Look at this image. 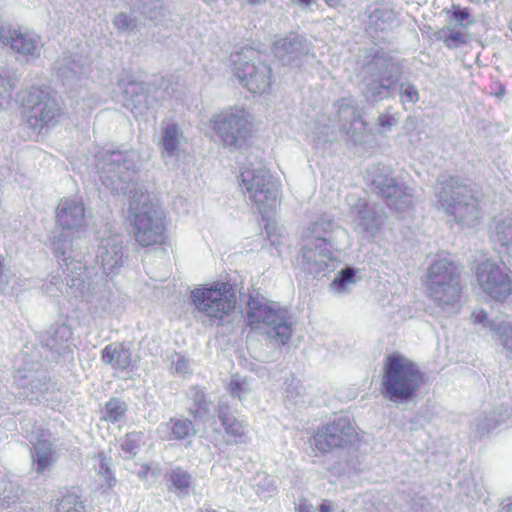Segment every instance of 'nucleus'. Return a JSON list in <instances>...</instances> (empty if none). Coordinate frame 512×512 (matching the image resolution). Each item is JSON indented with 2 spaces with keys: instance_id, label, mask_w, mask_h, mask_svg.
Returning <instances> with one entry per match:
<instances>
[{
  "instance_id": "obj_6",
  "label": "nucleus",
  "mask_w": 512,
  "mask_h": 512,
  "mask_svg": "<svg viewBox=\"0 0 512 512\" xmlns=\"http://www.w3.org/2000/svg\"><path fill=\"white\" fill-rule=\"evenodd\" d=\"M437 206L456 222L473 227L481 219L479 200L475 192L462 184L457 177H439L436 186Z\"/></svg>"
},
{
  "instance_id": "obj_49",
  "label": "nucleus",
  "mask_w": 512,
  "mask_h": 512,
  "mask_svg": "<svg viewBox=\"0 0 512 512\" xmlns=\"http://www.w3.org/2000/svg\"><path fill=\"white\" fill-rule=\"evenodd\" d=\"M170 423L172 435L177 440H183L195 434L193 423L189 419L171 418Z\"/></svg>"
},
{
  "instance_id": "obj_54",
  "label": "nucleus",
  "mask_w": 512,
  "mask_h": 512,
  "mask_svg": "<svg viewBox=\"0 0 512 512\" xmlns=\"http://www.w3.org/2000/svg\"><path fill=\"white\" fill-rule=\"evenodd\" d=\"M170 481L177 490L183 493H188L191 482V476L188 472L177 468L171 472Z\"/></svg>"
},
{
  "instance_id": "obj_27",
  "label": "nucleus",
  "mask_w": 512,
  "mask_h": 512,
  "mask_svg": "<svg viewBox=\"0 0 512 512\" xmlns=\"http://www.w3.org/2000/svg\"><path fill=\"white\" fill-rule=\"evenodd\" d=\"M150 85L140 81H130L123 92V106L135 116L144 115L150 108Z\"/></svg>"
},
{
  "instance_id": "obj_16",
  "label": "nucleus",
  "mask_w": 512,
  "mask_h": 512,
  "mask_svg": "<svg viewBox=\"0 0 512 512\" xmlns=\"http://www.w3.org/2000/svg\"><path fill=\"white\" fill-rule=\"evenodd\" d=\"M313 439L317 450L328 453L353 447L358 443L359 435L349 417L340 416L319 428Z\"/></svg>"
},
{
  "instance_id": "obj_32",
  "label": "nucleus",
  "mask_w": 512,
  "mask_h": 512,
  "mask_svg": "<svg viewBox=\"0 0 512 512\" xmlns=\"http://www.w3.org/2000/svg\"><path fill=\"white\" fill-rule=\"evenodd\" d=\"M81 297L91 303L96 311L108 312L111 310V290L108 288V282L102 276L97 277V280L93 282L90 287V295Z\"/></svg>"
},
{
  "instance_id": "obj_2",
  "label": "nucleus",
  "mask_w": 512,
  "mask_h": 512,
  "mask_svg": "<svg viewBox=\"0 0 512 512\" xmlns=\"http://www.w3.org/2000/svg\"><path fill=\"white\" fill-rule=\"evenodd\" d=\"M337 227L334 218L324 213L310 222L301 232V250L298 265L308 274L317 276L335 269L337 256L332 250L330 234Z\"/></svg>"
},
{
  "instance_id": "obj_47",
  "label": "nucleus",
  "mask_w": 512,
  "mask_h": 512,
  "mask_svg": "<svg viewBox=\"0 0 512 512\" xmlns=\"http://www.w3.org/2000/svg\"><path fill=\"white\" fill-rule=\"evenodd\" d=\"M361 470V462L358 457H350L344 461H338L329 467V472L334 476L357 473Z\"/></svg>"
},
{
  "instance_id": "obj_36",
  "label": "nucleus",
  "mask_w": 512,
  "mask_h": 512,
  "mask_svg": "<svg viewBox=\"0 0 512 512\" xmlns=\"http://www.w3.org/2000/svg\"><path fill=\"white\" fill-rule=\"evenodd\" d=\"M182 131L176 123H168L162 130V148L168 156H174L178 150Z\"/></svg>"
},
{
  "instance_id": "obj_26",
  "label": "nucleus",
  "mask_w": 512,
  "mask_h": 512,
  "mask_svg": "<svg viewBox=\"0 0 512 512\" xmlns=\"http://www.w3.org/2000/svg\"><path fill=\"white\" fill-rule=\"evenodd\" d=\"M57 77L65 86L75 85L87 71V61L78 55L64 54L54 63Z\"/></svg>"
},
{
  "instance_id": "obj_33",
  "label": "nucleus",
  "mask_w": 512,
  "mask_h": 512,
  "mask_svg": "<svg viewBox=\"0 0 512 512\" xmlns=\"http://www.w3.org/2000/svg\"><path fill=\"white\" fill-rule=\"evenodd\" d=\"M31 458L34 469L37 474H44L49 471L57 461V453L55 445L41 444L39 446H32Z\"/></svg>"
},
{
  "instance_id": "obj_46",
  "label": "nucleus",
  "mask_w": 512,
  "mask_h": 512,
  "mask_svg": "<svg viewBox=\"0 0 512 512\" xmlns=\"http://www.w3.org/2000/svg\"><path fill=\"white\" fill-rule=\"evenodd\" d=\"M126 410L125 402L118 398H112L105 404L103 418L112 423L119 422L124 418Z\"/></svg>"
},
{
  "instance_id": "obj_62",
  "label": "nucleus",
  "mask_w": 512,
  "mask_h": 512,
  "mask_svg": "<svg viewBox=\"0 0 512 512\" xmlns=\"http://www.w3.org/2000/svg\"><path fill=\"white\" fill-rule=\"evenodd\" d=\"M174 369L177 373L185 374L188 372L189 363L184 357H179L176 362L173 363Z\"/></svg>"
},
{
  "instance_id": "obj_8",
  "label": "nucleus",
  "mask_w": 512,
  "mask_h": 512,
  "mask_svg": "<svg viewBox=\"0 0 512 512\" xmlns=\"http://www.w3.org/2000/svg\"><path fill=\"white\" fill-rule=\"evenodd\" d=\"M426 286L430 298L443 310L452 311L461 294L460 271L449 258H440L428 268Z\"/></svg>"
},
{
  "instance_id": "obj_39",
  "label": "nucleus",
  "mask_w": 512,
  "mask_h": 512,
  "mask_svg": "<svg viewBox=\"0 0 512 512\" xmlns=\"http://www.w3.org/2000/svg\"><path fill=\"white\" fill-rule=\"evenodd\" d=\"M65 230L63 228L62 230H55L50 236V248L59 261L69 260L68 251L71 242Z\"/></svg>"
},
{
  "instance_id": "obj_64",
  "label": "nucleus",
  "mask_w": 512,
  "mask_h": 512,
  "mask_svg": "<svg viewBox=\"0 0 512 512\" xmlns=\"http://www.w3.org/2000/svg\"><path fill=\"white\" fill-rule=\"evenodd\" d=\"M287 397L295 398L301 394V387L299 386V382L294 385V381H292L286 388Z\"/></svg>"
},
{
  "instance_id": "obj_61",
  "label": "nucleus",
  "mask_w": 512,
  "mask_h": 512,
  "mask_svg": "<svg viewBox=\"0 0 512 512\" xmlns=\"http://www.w3.org/2000/svg\"><path fill=\"white\" fill-rule=\"evenodd\" d=\"M396 123H397V119L393 115L380 114L378 117V124L382 128L390 129Z\"/></svg>"
},
{
  "instance_id": "obj_60",
  "label": "nucleus",
  "mask_w": 512,
  "mask_h": 512,
  "mask_svg": "<svg viewBox=\"0 0 512 512\" xmlns=\"http://www.w3.org/2000/svg\"><path fill=\"white\" fill-rule=\"evenodd\" d=\"M470 16V13L467 8H461L460 6H454L452 12V19L462 23L467 20Z\"/></svg>"
},
{
  "instance_id": "obj_29",
  "label": "nucleus",
  "mask_w": 512,
  "mask_h": 512,
  "mask_svg": "<svg viewBox=\"0 0 512 512\" xmlns=\"http://www.w3.org/2000/svg\"><path fill=\"white\" fill-rule=\"evenodd\" d=\"M510 410L506 406H499L488 413L476 416L471 424V433L475 438L481 439L493 429L505 423L510 418Z\"/></svg>"
},
{
  "instance_id": "obj_22",
  "label": "nucleus",
  "mask_w": 512,
  "mask_h": 512,
  "mask_svg": "<svg viewBox=\"0 0 512 512\" xmlns=\"http://www.w3.org/2000/svg\"><path fill=\"white\" fill-rule=\"evenodd\" d=\"M273 52L283 65H298L299 60L308 54V41L301 35L290 33L274 42Z\"/></svg>"
},
{
  "instance_id": "obj_4",
  "label": "nucleus",
  "mask_w": 512,
  "mask_h": 512,
  "mask_svg": "<svg viewBox=\"0 0 512 512\" xmlns=\"http://www.w3.org/2000/svg\"><path fill=\"white\" fill-rule=\"evenodd\" d=\"M246 306V321L251 329L263 326L267 336L276 343L285 345L289 342L293 334V321L287 308L256 291L249 294Z\"/></svg>"
},
{
  "instance_id": "obj_48",
  "label": "nucleus",
  "mask_w": 512,
  "mask_h": 512,
  "mask_svg": "<svg viewBox=\"0 0 512 512\" xmlns=\"http://www.w3.org/2000/svg\"><path fill=\"white\" fill-rule=\"evenodd\" d=\"M64 286H66V282H64L61 275L59 273H52L42 284V290L50 297L67 296Z\"/></svg>"
},
{
  "instance_id": "obj_50",
  "label": "nucleus",
  "mask_w": 512,
  "mask_h": 512,
  "mask_svg": "<svg viewBox=\"0 0 512 512\" xmlns=\"http://www.w3.org/2000/svg\"><path fill=\"white\" fill-rule=\"evenodd\" d=\"M227 435L233 437L234 444H246L248 437L243 423L236 418H232L227 424L223 425Z\"/></svg>"
},
{
  "instance_id": "obj_20",
  "label": "nucleus",
  "mask_w": 512,
  "mask_h": 512,
  "mask_svg": "<svg viewBox=\"0 0 512 512\" xmlns=\"http://www.w3.org/2000/svg\"><path fill=\"white\" fill-rule=\"evenodd\" d=\"M96 259L106 276L117 274L125 262L123 237L117 233L102 237L97 248Z\"/></svg>"
},
{
  "instance_id": "obj_53",
  "label": "nucleus",
  "mask_w": 512,
  "mask_h": 512,
  "mask_svg": "<svg viewBox=\"0 0 512 512\" xmlns=\"http://www.w3.org/2000/svg\"><path fill=\"white\" fill-rule=\"evenodd\" d=\"M35 430L32 431V439L30 440L32 443V446H39L41 444L49 445H55L56 439L53 437L52 432L43 427L42 425H38L35 421L34 424Z\"/></svg>"
},
{
  "instance_id": "obj_51",
  "label": "nucleus",
  "mask_w": 512,
  "mask_h": 512,
  "mask_svg": "<svg viewBox=\"0 0 512 512\" xmlns=\"http://www.w3.org/2000/svg\"><path fill=\"white\" fill-rule=\"evenodd\" d=\"M143 436L142 432L127 433L121 442L123 452L128 454L129 457L135 456L143 443Z\"/></svg>"
},
{
  "instance_id": "obj_42",
  "label": "nucleus",
  "mask_w": 512,
  "mask_h": 512,
  "mask_svg": "<svg viewBox=\"0 0 512 512\" xmlns=\"http://www.w3.org/2000/svg\"><path fill=\"white\" fill-rule=\"evenodd\" d=\"M18 78L15 73H0V110L10 103Z\"/></svg>"
},
{
  "instance_id": "obj_11",
  "label": "nucleus",
  "mask_w": 512,
  "mask_h": 512,
  "mask_svg": "<svg viewBox=\"0 0 512 512\" xmlns=\"http://www.w3.org/2000/svg\"><path fill=\"white\" fill-rule=\"evenodd\" d=\"M26 112L27 123L33 129L41 130L60 115L61 106L56 93L47 86H32L19 94Z\"/></svg>"
},
{
  "instance_id": "obj_3",
  "label": "nucleus",
  "mask_w": 512,
  "mask_h": 512,
  "mask_svg": "<svg viewBox=\"0 0 512 512\" xmlns=\"http://www.w3.org/2000/svg\"><path fill=\"white\" fill-rule=\"evenodd\" d=\"M423 383L424 374L415 362L398 353L385 357L381 382L385 399L398 404L409 403Z\"/></svg>"
},
{
  "instance_id": "obj_7",
  "label": "nucleus",
  "mask_w": 512,
  "mask_h": 512,
  "mask_svg": "<svg viewBox=\"0 0 512 512\" xmlns=\"http://www.w3.org/2000/svg\"><path fill=\"white\" fill-rule=\"evenodd\" d=\"M138 155L133 150H103L96 155L102 184L112 193L125 194L138 173Z\"/></svg>"
},
{
  "instance_id": "obj_41",
  "label": "nucleus",
  "mask_w": 512,
  "mask_h": 512,
  "mask_svg": "<svg viewBox=\"0 0 512 512\" xmlns=\"http://www.w3.org/2000/svg\"><path fill=\"white\" fill-rule=\"evenodd\" d=\"M438 41H442L449 49H457L468 42L467 35L450 27H443L434 33Z\"/></svg>"
},
{
  "instance_id": "obj_9",
  "label": "nucleus",
  "mask_w": 512,
  "mask_h": 512,
  "mask_svg": "<svg viewBox=\"0 0 512 512\" xmlns=\"http://www.w3.org/2000/svg\"><path fill=\"white\" fill-rule=\"evenodd\" d=\"M371 193L381 198L386 205L397 212H404L414 204L413 189L392 175L390 167L373 166L367 174Z\"/></svg>"
},
{
  "instance_id": "obj_34",
  "label": "nucleus",
  "mask_w": 512,
  "mask_h": 512,
  "mask_svg": "<svg viewBox=\"0 0 512 512\" xmlns=\"http://www.w3.org/2000/svg\"><path fill=\"white\" fill-rule=\"evenodd\" d=\"M56 499V512H86L81 495L75 489H64Z\"/></svg>"
},
{
  "instance_id": "obj_59",
  "label": "nucleus",
  "mask_w": 512,
  "mask_h": 512,
  "mask_svg": "<svg viewBox=\"0 0 512 512\" xmlns=\"http://www.w3.org/2000/svg\"><path fill=\"white\" fill-rule=\"evenodd\" d=\"M99 457H100L99 474H101L105 477L106 482L109 486H112V481H114L115 479L112 476L111 469L108 466V463L106 462V458L103 457V453H100Z\"/></svg>"
},
{
  "instance_id": "obj_10",
  "label": "nucleus",
  "mask_w": 512,
  "mask_h": 512,
  "mask_svg": "<svg viewBox=\"0 0 512 512\" xmlns=\"http://www.w3.org/2000/svg\"><path fill=\"white\" fill-rule=\"evenodd\" d=\"M190 299L195 309L212 322L222 321L235 308L236 291L230 282H216L193 289Z\"/></svg>"
},
{
  "instance_id": "obj_45",
  "label": "nucleus",
  "mask_w": 512,
  "mask_h": 512,
  "mask_svg": "<svg viewBox=\"0 0 512 512\" xmlns=\"http://www.w3.org/2000/svg\"><path fill=\"white\" fill-rule=\"evenodd\" d=\"M491 327L505 351V356L512 359V325L507 322H500L498 325L491 323Z\"/></svg>"
},
{
  "instance_id": "obj_25",
  "label": "nucleus",
  "mask_w": 512,
  "mask_h": 512,
  "mask_svg": "<svg viewBox=\"0 0 512 512\" xmlns=\"http://www.w3.org/2000/svg\"><path fill=\"white\" fill-rule=\"evenodd\" d=\"M85 220L82 199L66 198L61 200L56 210V223L63 229L73 230L81 227Z\"/></svg>"
},
{
  "instance_id": "obj_52",
  "label": "nucleus",
  "mask_w": 512,
  "mask_h": 512,
  "mask_svg": "<svg viewBox=\"0 0 512 512\" xmlns=\"http://www.w3.org/2000/svg\"><path fill=\"white\" fill-rule=\"evenodd\" d=\"M460 488L465 495L471 499L479 500L481 497L484 496V487L482 484L475 481L474 477L470 478H464L460 482Z\"/></svg>"
},
{
  "instance_id": "obj_63",
  "label": "nucleus",
  "mask_w": 512,
  "mask_h": 512,
  "mask_svg": "<svg viewBox=\"0 0 512 512\" xmlns=\"http://www.w3.org/2000/svg\"><path fill=\"white\" fill-rule=\"evenodd\" d=\"M265 230L271 245L278 246L282 244L281 235L272 232L271 227L269 225H266Z\"/></svg>"
},
{
  "instance_id": "obj_35",
  "label": "nucleus",
  "mask_w": 512,
  "mask_h": 512,
  "mask_svg": "<svg viewBox=\"0 0 512 512\" xmlns=\"http://www.w3.org/2000/svg\"><path fill=\"white\" fill-rule=\"evenodd\" d=\"M189 397L192 400V406L189 408V413L195 420H202L210 413L211 402L207 401L204 391L195 386L190 388Z\"/></svg>"
},
{
  "instance_id": "obj_40",
  "label": "nucleus",
  "mask_w": 512,
  "mask_h": 512,
  "mask_svg": "<svg viewBox=\"0 0 512 512\" xmlns=\"http://www.w3.org/2000/svg\"><path fill=\"white\" fill-rule=\"evenodd\" d=\"M20 487L17 482L6 478L0 479V505L10 508L20 499Z\"/></svg>"
},
{
  "instance_id": "obj_1",
  "label": "nucleus",
  "mask_w": 512,
  "mask_h": 512,
  "mask_svg": "<svg viewBox=\"0 0 512 512\" xmlns=\"http://www.w3.org/2000/svg\"><path fill=\"white\" fill-rule=\"evenodd\" d=\"M402 74V62L390 52L378 49L361 68V93L368 103L375 104L393 97L397 91L400 103L408 110L419 101L420 95L413 83L400 82Z\"/></svg>"
},
{
  "instance_id": "obj_58",
  "label": "nucleus",
  "mask_w": 512,
  "mask_h": 512,
  "mask_svg": "<svg viewBox=\"0 0 512 512\" xmlns=\"http://www.w3.org/2000/svg\"><path fill=\"white\" fill-rule=\"evenodd\" d=\"M217 417L221 422V425L227 424L232 418H235L231 412V407L226 404L220 402L217 406Z\"/></svg>"
},
{
  "instance_id": "obj_18",
  "label": "nucleus",
  "mask_w": 512,
  "mask_h": 512,
  "mask_svg": "<svg viewBox=\"0 0 512 512\" xmlns=\"http://www.w3.org/2000/svg\"><path fill=\"white\" fill-rule=\"evenodd\" d=\"M355 231L367 238H375L385 225L387 215L378 203L359 198L350 208Z\"/></svg>"
},
{
  "instance_id": "obj_57",
  "label": "nucleus",
  "mask_w": 512,
  "mask_h": 512,
  "mask_svg": "<svg viewBox=\"0 0 512 512\" xmlns=\"http://www.w3.org/2000/svg\"><path fill=\"white\" fill-rule=\"evenodd\" d=\"M228 390L233 397L241 399V395L248 391L247 383L239 379H232L229 383Z\"/></svg>"
},
{
  "instance_id": "obj_24",
  "label": "nucleus",
  "mask_w": 512,
  "mask_h": 512,
  "mask_svg": "<svg viewBox=\"0 0 512 512\" xmlns=\"http://www.w3.org/2000/svg\"><path fill=\"white\" fill-rule=\"evenodd\" d=\"M72 330L66 323H54L40 336L42 346L50 351L53 358L64 355L70 347Z\"/></svg>"
},
{
  "instance_id": "obj_38",
  "label": "nucleus",
  "mask_w": 512,
  "mask_h": 512,
  "mask_svg": "<svg viewBox=\"0 0 512 512\" xmlns=\"http://www.w3.org/2000/svg\"><path fill=\"white\" fill-rule=\"evenodd\" d=\"M356 273L357 270L350 266L342 269L331 282V291L338 295L348 293L350 291V286L356 283Z\"/></svg>"
},
{
  "instance_id": "obj_15",
  "label": "nucleus",
  "mask_w": 512,
  "mask_h": 512,
  "mask_svg": "<svg viewBox=\"0 0 512 512\" xmlns=\"http://www.w3.org/2000/svg\"><path fill=\"white\" fill-rule=\"evenodd\" d=\"M212 128L224 146L233 148L245 144L252 131L244 110L233 108L216 114L212 119Z\"/></svg>"
},
{
  "instance_id": "obj_19",
  "label": "nucleus",
  "mask_w": 512,
  "mask_h": 512,
  "mask_svg": "<svg viewBox=\"0 0 512 512\" xmlns=\"http://www.w3.org/2000/svg\"><path fill=\"white\" fill-rule=\"evenodd\" d=\"M477 278L483 291L495 300H505L511 294L510 279L495 263L487 261L480 264Z\"/></svg>"
},
{
  "instance_id": "obj_21",
  "label": "nucleus",
  "mask_w": 512,
  "mask_h": 512,
  "mask_svg": "<svg viewBox=\"0 0 512 512\" xmlns=\"http://www.w3.org/2000/svg\"><path fill=\"white\" fill-rule=\"evenodd\" d=\"M65 268L66 286H64L67 297L89 296L90 287L97 280V275L92 279L90 271L80 260L71 259L63 260Z\"/></svg>"
},
{
  "instance_id": "obj_30",
  "label": "nucleus",
  "mask_w": 512,
  "mask_h": 512,
  "mask_svg": "<svg viewBox=\"0 0 512 512\" xmlns=\"http://www.w3.org/2000/svg\"><path fill=\"white\" fill-rule=\"evenodd\" d=\"M510 410L506 406H499L488 413L476 416L471 424V433L475 438L481 439L493 429L505 423L510 418Z\"/></svg>"
},
{
  "instance_id": "obj_56",
  "label": "nucleus",
  "mask_w": 512,
  "mask_h": 512,
  "mask_svg": "<svg viewBox=\"0 0 512 512\" xmlns=\"http://www.w3.org/2000/svg\"><path fill=\"white\" fill-rule=\"evenodd\" d=\"M471 319L474 324H482L483 327L490 329L491 331H494V329L491 327V323L498 325L499 323H496L493 320H489L486 311L483 309L474 311L471 314Z\"/></svg>"
},
{
  "instance_id": "obj_55",
  "label": "nucleus",
  "mask_w": 512,
  "mask_h": 512,
  "mask_svg": "<svg viewBox=\"0 0 512 512\" xmlns=\"http://www.w3.org/2000/svg\"><path fill=\"white\" fill-rule=\"evenodd\" d=\"M113 24L117 28V30L121 32H127L137 27V19L126 13L121 12L115 16Z\"/></svg>"
},
{
  "instance_id": "obj_5",
  "label": "nucleus",
  "mask_w": 512,
  "mask_h": 512,
  "mask_svg": "<svg viewBox=\"0 0 512 512\" xmlns=\"http://www.w3.org/2000/svg\"><path fill=\"white\" fill-rule=\"evenodd\" d=\"M165 213L149 195L135 191L128 208V220L135 241L142 247L160 245L165 239Z\"/></svg>"
},
{
  "instance_id": "obj_31",
  "label": "nucleus",
  "mask_w": 512,
  "mask_h": 512,
  "mask_svg": "<svg viewBox=\"0 0 512 512\" xmlns=\"http://www.w3.org/2000/svg\"><path fill=\"white\" fill-rule=\"evenodd\" d=\"M101 360L115 370H127L132 366V353L123 343H110L101 351Z\"/></svg>"
},
{
  "instance_id": "obj_13",
  "label": "nucleus",
  "mask_w": 512,
  "mask_h": 512,
  "mask_svg": "<svg viewBox=\"0 0 512 512\" xmlns=\"http://www.w3.org/2000/svg\"><path fill=\"white\" fill-rule=\"evenodd\" d=\"M241 181L249 199L256 204L259 212L265 215L277 204L279 182L263 166L246 168L241 172Z\"/></svg>"
},
{
  "instance_id": "obj_28",
  "label": "nucleus",
  "mask_w": 512,
  "mask_h": 512,
  "mask_svg": "<svg viewBox=\"0 0 512 512\" xmlns=\"http://www.w3.org/2000/svg\"><path fill=\"white\" fill-rule=\"evenodd\" d=\"M510 410L506 406H499L488 413L476 416L471 424V433L475 438L481 439L493 429L505 423L510 418Z\"/></svg>"
},
{
  "instance_id": "obj_44",
  "label": "nucleus",
  "mask_w": 512,
  "mask_h": 512,
  "mask_svg": "<svg viewBox=\"0 0 512 512\" xmlns=\"http://www.w3.org/2000/svg\"><path fill=\"white\" fill-rule=\"evenodd\" d=\"M370 22L375 28L384 31L389 28L396 19V12L388 7L376 8L369 16Z\"/></svg>"
},
{
  "instance_id": "obj_37",
  "label": "nucleus",
  "mask_w": 512,
  "mask_h": 512,
  "mask_svg": "<svg viewBox=\"0 0 512 512\" xmlns=\"http://www.w3.org/2000/svg\"><path fill=\"white\" fill-rule=\"evenodd\" d=\"M131 10L138 12L150 20H156L163 15L162 0H131Z\"/></svg>"
},
{
  "instance_id": "obj_14",
  "label": "nucleus",
  "mask_w": 512,
  "mask_h": 512,
  "mask_svg": "<svg viewBox=\"0 0 512 512\" xmlns=\"http://www.w3.org/2000/svg\"><path fill=\"white\" fill-rule=\"evenodd\" d=\"M19 395L32 405L41 403L52 391L53 384L42 363L38 360L24 359L14 375Z\"/></svg>"
},
{
  "instance_id": "obj_23",
  "label": "nucleus",
  "mask_w": 512,
  "mask_h": 512,
  "mask_svg": "<svg viewBox=\"0 0 512 512\" xmlns=\"http://www.w3.org/2000/svg\"><path fill=\"white\" fill-rule=\"evenodd\" d=\"M338 114L340 121L349 122L346 134L354 144H364L368 137L366 121L354 107L352 100L341 99L338 102Z\"/></svg>"
},
{
  "instance_id": "obj_12",
  "label": "nucleus",
  "mask_w": 512,
  "mask_h": 512,
  "mask_svg": "<svg viewBox=\"0 0 512 512\" xmlns=\"http://www.w3.org/2000/svg\"><path fill=\"white\" fill-rule=\"evenodd\" d=\"M234 73L241 84L252 93H264L271 85V68L260 61L259 52L244 46L231 55Z\"/></svg>"
},
{
  "instance_id": "obj_17",
  "label": "nucleus",
  "mask_w": 512,
  "mask_h": 512,
  "mask_svg": "<svg viewBox=\"0 0 512 512\" xmlns=\"http://www.w3.org/2000/svg\"><path fill=\"white\" fill-rule=\"evenodd\" d=\"M0 46L9 48L18 57L31 63L41 55V37L35 33L22 31L10 22L0 18Z\"/></svg>"
},
{
  "instance_id": "obj_43",
  "label": "nucleus",
  "mask_w": 512,
  "mask_h": 512,
  "mask_svg": "<svg viewBox=\"0 0 512 512\" xmlns=\"http://www.w3.org/2000/svg\"><path fill=\"white\" fill-rule=\"evenodd\" d=\"M495 240L508 251H512V217H506L497 222Z\"/></svg>"
}]
</instances>
